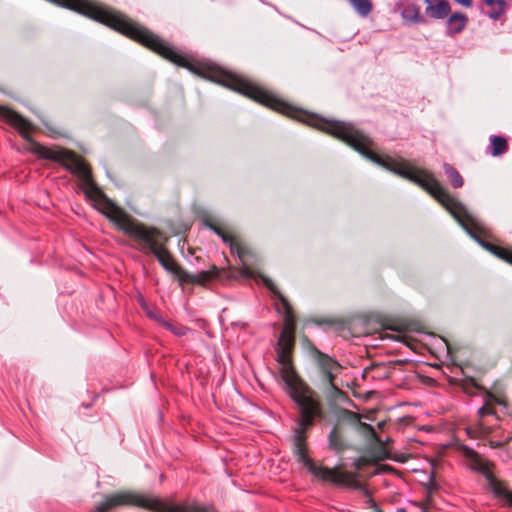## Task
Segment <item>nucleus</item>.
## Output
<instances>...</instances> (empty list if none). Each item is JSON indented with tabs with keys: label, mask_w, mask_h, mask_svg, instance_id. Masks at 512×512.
<instances>
[{
	"label": "nucleus",
	"mask_w": 512,
	"mask_h": 512,
	"mask_svg": "<svg viewBox=\"0 0 512 512\" xmlns=\"http://www.w3.org/2000/svg\"><path fill=\"white\" fill-rule=\"evenodd\" d=\"M275 350L284 390L296 404L299 414L297 427L293 434V455L295 459L306 467L313 476L336 485H343L345 483L343 475L334 469L322 465L317 466L308 455L307 431L316 422L325 419V411L319 395L297 374L289 354L290 349L276 347Z\"/></svg>",
	"instance_id": "nucleus-1"
},
{
	"label": "nucleus",
	"mask_w": 512,
	"mask_h": 512,
	"mask_svg": "<svg viewBox=\"0 0 512 512\" xmlns=\"http://www.w3.org/2000/svg\"><path fill=\"white\" fill-rule=\"evenodd\" d=\"M332 137L343 141L365 158L385 170L407 179L426 190L448 211V192L439 181L426 169L413 165L410 161L388 155L380 156L371 151L372 140L362 130H323Z\"/></svg>",
	"instance_id": "nucleus-2"
},
{
	"label": "nucleus",
	"mask_w": 512,
	"mask_h": 512,
	"mask_svg": "<svg viewBox=\"0 0 512 512\" xmlns=\"http://www.w3.org/2000/svg\"><path fill=\"white\" fill-rule=\"evenodd\" d=\"M21 137L26 140V150L39 158L51 160L64 166L73 175L77 176L82 183L87 198L98 202V210L112 223L116 224L127 212L113 203L96 185L92 179L90 169L86 163L75 153L66 149L54 146L47 147L35 141L31 132L33 130H17Z\"/></svg>",
	"instance_id": "nucleus-3"
},
{
	"label": "nucleus",
	"mask_w": 512,
	"mask_h": 512,
	"mask_svg": "<svg viewBox=\"0 0 512 512\" xmlns=\"http://www.w3.org/2000/svg\"><path fill=\"white\" fill-rule=\"evenodd\" d=\"M450 216L482 248L512 265V251L487 242L492 237L491 229L478 215L450 194Z\"/></svg>",
	"instance_id": "nucleus-4"
},
{
	"label": "nucleus",
	"mask_w": 512,
	"mask_h": 512,
	"mask_svg": "<svg viewBox=\"0 0 512 512\" xmlns=\"http://www.w3.org/2000/svg\"><path fill=\"white\" fill-rule=\"evenodd\" d=\"M124 234L138 242L139 250L144 254H152L167 272L173 274L178 265L172 263V257L167 248L160 244L156 237L160 231L148 229L128 213L115 224Z\"/></svg>",
	"instance_id": "nucleus-5"
},
{
	"label": "nucleus",
	"mask_w": 512,
	"mask_h": 512,
	"mask_svg": "<svg viewBox=\"0 0 512 512\" xmlns=\"http://www.w3.org/2000/svg\"><path fill=\"white\" fill-rule=\"evenodd\" d=\"M162 499L149 494L136 492H120L106 497L93 512H106L117 506H136L154 512H160Z\"/></svg>",
	"instance_id": "nucleus-6"
},
{
	"label": "nucleus",
	"mask_w": 512,
	"mask_h": 512,
	"mask_svg": "<svg viewBox=\"0 0 512 512\" xmlns=\"http://www.w3.org/2000/svg\"><path fill=\"white\" fill-rule=\"evenodd\" d=\"M467 456L472 457L471 467L482 474L487 480L488 487L491 489L495 497L502 500L506 505L512 507V491L505 488L489 471L486 463L481 462L476 454L470 450L465 449Z\"/></svg>",
	"instance_id": "nucleus-7"
},
{
	"label": "nucleus",
	"mask_w": 512,
	"mask_h": 512,
	"mask_svg": "<svg viewBox=\"0 0 512 512\" xmlns=\"http://www.w3.org/2000/svg\"><path fill=\"white\" fill-rule=\"evenodd\" d=\"M262 281L267 289L273 294L275 300H277L276 309L279 313L283 314L284 327L283 331L295 333L296 330V318L293 313L292 306L289 300L280 292L274 282L267 276L262 277Z\"/></svg>",
	"instance_id": "nucleus-8"
},
{
	"label": "nucleus",
	"mask_w": 512,
	"mask_h": 512,
	"mask_svg": "<svg viewBox=\"0 0 512 512\" xmlns=\"http://www.w3.org/2000/svg\"><path fill=\"white\" fill-rule=\"evenodd\" d=\"M315 355L322 382L329 386L332 390L343 395L344 393L335 384V379L340 373L342 366L336 359L321 352L320 350L316 349Z\"/></svg>",
	"instance_id": "nucleus-9"
},
{
	"label": "nucleus",
	"mask_w": 512,
	"mask_h": 512,
	"mask_svg": "<svg viewBox=\"0 0 512 512\" xmlns=\"http://www.w3.org/2000/svg\"><path fill=\"white\" fill-rule=\"evenodd\" d=\"M395 11L399 12L403 20L408 24L425 23V17L420 12V7L409 0H400L395 4Z\"/></svg>",
	"instance_id": "nucleus-10"
},
{
	"label": "nucleus",
	"mask_w": 512,
	"mask_h": 512,
	"mask_svg": "<svg viewBox=\"0 0 512 512\" xmlns=\"http://www.w3.org/2000/svg\"><path fill=\"white\" fill-rule=\"evenodd\" d=\"M458 371H462V368L456 364L453 356V347L450 343V373L457 375ZM450 386L460 384L461 388L465 393L472 394L475 389H478V384L471 377H465L464 379H458L456 376H450Z\"/></svg>",
	"instance_id": "nucleus-11"
},
{
	"label": "nucleus",
	"mask_w": 512,
	"mask_h": 512,
	"mask_svg": "<svg viewBox=\"0 0 512 512\" xmlns=\"http://www.w3.org/2000/svg\"><path fill=\"white\" fill-rule=\"evenodd\" d=\"M160 512H218L214 504L193 503L182 506L173 502L162 500Z\"/></svg>",
	"instance_id": "nucleus-12"
},
{
	"label": "nucleus",
	"mask_w": 512,
	"mask_h": 512,
	"mask_svg": "<svg viewBox=\"0 0 512 512\" xmlns=\"http://www.w3.org/2000/svg\"><path fill=\"white\" fill-rule=\"evenodd\" d=\"M348 447L344 429L339 425H334L328 434V448L336 453H342Z\"/></svg>",
	"instance_id": "nucleus-13"
},
{
	"label": "nucleus",
	"mask_w": 512,
	"mask_h": 512,
	"mask_svg": "<svg viewBox=\"0 0 512 512\" xmlns=\"http://www.w3.org/2000/svg\"><path fill=\"white\" fill-rule=\"evenodd\" d=\"M458 434H460V431H457V434H456V433H455L454 431H452V429L450 428V448H455V449H457V450H458V451L463 455V457H465V459L467 460V462H468V467H469L471 470H473V471L477 472L475 469H473V468L471 467L472 457L467 456V455H466V453H465V452H466V451H465V449H470V450H472V451L476 454L477 458H478L481 462L486 463V464H487V466H488V468H489V471H490V472H492V471H491V467L493 466V464H492L490 461H488V460H485V459L481 458V456H480V455H479V454H478L474 449H472V448H470V447H468V446H466V445L462 444V443H461V440H460V436H459Z\"/></svg>",
	"instance_id": "nucleus-14"
},
{
	"label": "nucleus",
	"mask_w": 512,
	"mask_h": 512,
	"mask_svg": "<svg viewBox=\"0 0 512 512\" xmlns=\"http://www.w3.org/2000/svg\"><path fill=\"white\" fill-rule=\"evenodd\" d=\"M334 416L336 419V423L334 425H339L343 429L344 425H348L353 428H358L361 425L359 415L348 409L339 408L334 411Z\"/></svg>",
	"instance_id": "nucleus-15"
},
{
	"label": "nucleus",
	"mask_w": 512,
	"mask_h": 512,
	"mask_svg": "<svg viewBox=\"0 0 512 512\" xmlns=\"http://www.w3.org/2000/svg\"><path fill=\"white\" fill-rule=\"evenodd\" d=\"M0 119L14 126V128H34L27 119L4 106H0Z\"/></svg>",
	"instance_id": "nucleus-16"
},
{
	"label": "nucleus",
	"mask_w": 512,
	"mask_h": 512,
	"mask_svg": "<svg viewBox=\"0 0 512 512\" xmlns=\"http://www.w3.org/2000/svg\"><path fill=\"white\" fill-rule=\"evenodd\" d=\"M425 13L435 19H442L448 15V2L446 0H424Z\"/></svg>",
	"instance_id": "nucleus-17"
},
{
	"label": "nucleus",
	"mask_w": 512,
	"mask_h": 512,
	"mask_svg": "<svg viewBox=\"0 0 512 512\" xmlns=\"http://www.w3.org/2000/svg\"><path fill=\"white\" fill-rule=\"evenodd\" d=\"M508 151V140L502 135H491L486 152L493 157H499Z\"/></svg>",
	"instance_id": "nucleus-18"
},
{
	"label": "nucleus",
	"mask_w": 512,
	"mask_h": 512,
	"mask_svg": "<svg viewBox=\"0 0 512 512\" xmlns=\"http://www.w3.org/2000/svg\"><path fill=\"white\" fill-rule=\"evenodd\" d=\"M208 227L214 231L218 236L221 237L222 241L227 244L231 250V253H236L240 259H242V255L244 253V250L239 247V245L233 240V238L227 234L224 233V231L213 225V224H207Z\"/></svg>",
	"instance_id": "nucleus-19"
},
{
	"label": "nucleus",
	"mask_w": 512,
	"mask_h": 512,
	"mask_svg": "<svg viewBox=\"0 0 512 512\" xmlns=\"http://www.w3.org/2000/svg\"><path fill=\"white\" fill-rule=\"evenodd\" d=\"M194 276L196 284L205 285L212 279L218 278L220 276V271L217 266L213 265L210 269L202 270L197 274H194Z\"/></svg>",
	"instance_id": "nucleus-20"
},
{
	"label": "nucleus",
	"mask_w": 512,
	"mask_h": 512,
	"mask_svg": "<svg viewBox=\"0 0 512 512\" xmlns=\"http://www.w3.org/2000/svg\"><path fill=\"white\" fill-rule=\"evenodd\" d=\"M468 21L467 16L464 13H453L450 14V33L461 32Z\"/></svg>",
	"instance_id": "nucleus-21"
},
{
	"label": "nucleus",
	"mask_w": 512,
	"mask_h": 512,
	"mask_svg": "<svg viewBox=\"0 0 512 512\" xmlns=\"http://www.w3.org/2000/svg\"><path fill=\"white\" fill-rule=\"evenodd\" d=\"M484 3L491 8V11L488 13V16L497 20L504 13L505 1L504 0H483Z\"/></svg>",
	"instance_id": "nucleus-22"
},
{
	"label": "nucleus",
	"mask_w": 512,
	"mask_h": 512,
	"mask_svg": "<svg viewBox=\"0 0 512 512\" xmlns=\"http://www.w3.org/2000/svg\"><path fill=\"white\" fill-rule=\"evenodd\" d=\"M350 4L354 8V10L361 16H368L372 9L373 5L370 0H349Z\"/></svg>",
	"instance_id": "nucleus-23"
},
{
	"label": "nucleus",
	"mask_w": 512,
	"mask_h": 512,
	"mask_svg": "<svg viewBox=\"0 0 512 512\" xmlns=\"http://www.w3.org/2000/svg\"><path fill=\"white\" fill-rule=\"evenodd\" d=\"M438 498H441L438 484L431 480L430 485L427 488V500L430 505L436 507L438 505Z\"/></svg>",
	"instance_id": "nucleus-24"
},
{
	"label": "nucleus",
	"mask_w": 512,
	"mask_h": 512,
	"mask_svg": "<svg viewBox=\"0 0 512 512\" xmlns=\"http://www.w3.org/2000/svg\"><path fill=\"white\" fill-rule=\"evenodd\" d=\"M294 345V333L287 331H281L277 340V347H283L284 349H291Z\"/></svg>",
	"instance_id": "nucleus-25"
},
{
	"label": "nucleus",
	"mask_w": 512,
	"mask_h": 512,
	"mask_svg": "<svg viewBox=\"0 0 512 512\" xmlns=\"http://www.w3.org/2000/svg\"><path fill=\"white\" fill-rule=\"evenodd\" d=\"M173 275H175L177 277L180 285H183L185 283H195L194 274L189 273L188 271L183 269L181 266H177Z\"/></svg>",
	"instance_id": "nucleus-26"
},
{
	"label": "nucleus",
	"mask_w": 512,
	"mask_h": 512,
	"mask_svg": "<svg viewBox=\"0 0 512 512\" xmlns=\"http://www.w3.org/2000/svg\"><path fill=\"white\" fill-rule=\"evenodd\" d=\"M450 184L454 188H460L464 184V180L459 172L452 166H450Z\"/></svg>",
	"instance_id": "nucleus-27"
},
{
	"label": "nucleus",
	"mask_w": 512,
	"mask_h": 512,
	"mask_svg": "<svg viewBox=\"0 0 512 512\" xmlns=\"http://www.w3.org/2000/svg\"><path fill=\"white\" fill-rule=\"evenodd\" d=\"M166 329L176 336H185L190 331V328H188L187 326H175L171 322L166 324Z\"/></svg>",
	"instance_id": "nucleus-28"
},
{
	"label": "nucleus",
	"mask_w": 512,
	"mask_h": 512,
	"mask_svg": "<svg viewBox=\"0 0 512 512\" xmlns=\"http://www.w3.org/2000/svg\"><path fill=\"white\" fill-rule=\"evenodd\" d=\"M147 315L150 319H153L154 321H156L158 324H160L161 326H163L164 328H166V324L169 323V321H167L162 315H160L159 313L157 312H154V311H148L147 312Z\"/></svg>",
	"instance_id": "nucleus-29"
},
{
	"label": "nucleus",
	"mask_w": 512,
	"mask_h": 512,
	"mask_svg": "<svg viewBox=\"0 0 512 512\" xmlns=\"http://www.w3.org/2000/svg\"><path fill=\"white\" fill-rule=\"evenodd\" d=\"M478 413L481 417H483L485 415L493 414L494 412L491 408L484 405L478 409Z\"/></svg>",
	"instance_id": "nucleus-30"
},
{
	"label": "nucleus",
	"mask_w": 512,
	"mask_h": 512,
	"mask_svg": "<svg viewBox=\"0 0 512 512\" xmlns=\"http://www.w3.org/2000/svg\"><path fill=\"white\" fill-rule=\"evenodd\" d=\"M454 1L464 7H470L472 5L473 0H454Z\"/></svg>",
	"instance_id": "nucleus-31"
},
{
	"label": "nucleus",
	"mask_w": 512,
	"mask_h": 512,
	"mask_svg": "<svg viewBox=\"0 0 512 512\" xmlns=\"http://www.w3.org/2000/svg\"><path fill=\"white\" fill-rule=\"evenodd\" d=\"M464 432H465V434H466L469 438H474V437H475V436H474V431H473L471 428H469V427H465V428H464Z\"/></svg>",
	"instance_id": "nucleus-32"
},
{
	"label": "nucleus",
	"mask_w": 512,
	"mask_h": 512,
	"mask_svg": "<svg viewBox=\"0 0 512 512\" xmlns=\"http://www.w3.org/2000/svg\"><path fill=\"white\" fill-rule=\"evenodd\" d=\"M47 135L50 136V137L55 138L58 135H60V132H59V130L52 129V130H48Z\"/></svg>",
	"instance_id": "nucleus-33"
},
{
	"label": "nucleus",
	"mask_w": 512,
	"mask_h": 512,
	"mask_svg": "<svg viewBox=\"0 0 512 512\" xmlns=\"http://www.w3.org/2000/svg\"><path fill=\"white\" fill-rule=\"evenodd\" d=\"M420 512H426L425 508L422 505H419Z\"/></svg>",
	"instance_id": "nucleus-34"
},
{
	"label": "nucleus",
	"mask_w": 512,
	"mask_h": 512,
	"mask_svg": "<svg viewBox=\"0 0 512 512\" xmlns=\"http://www.w3.org/2000/svg\"><path fill=\"white\" fill-rule=\"evenodd\" d=\"M443 341L445 342L446 346L448 347V340H446L445 338H443Z\"/></svg>",
	"instance_id": "nucleus-35"
},
{
	"label": "nucleus",
	"mask_w": 512,
	"mask_h": 512,
	"mask_svg": "<svg viewBox=\"0 0 512 512\" xmlns=\"http://www.w3.org/2000/svg\"><path fill=\"white\" fill-rule=\"evenodd\" d=\"M443 447H444V448H448V443L443 444Z\"/></svg>",
	"instance_id": "nucleus-36"
},
{
	"label": "nucleus",
	"mask_w": 512,
	"mask_h": 512,
	"mask_svg": "<svg viewBox=\"0 0 512 512\" xmlns=\"http://www.w3.org/2000/svg\"><path fill=\"white\" fill-rule=\"evenodd\" d=\"M399 511H400V512H405V510H403V509H401V510H399Z\"/></svg>",
	"instance_id": "nucleus-37"
},
{
	"label": "nucleus",
	"mask_w": 512,
	"mask_h": 512,
	"mask_svg": "<svg viewBox=\"0 0 512 512\" xmlns=\"http://www.w3.org/2000/svg\"><path fill=\"white\" fill-rule=\"evenodd\" d=\"M378 512H384V511H382V510H378Z\"/></svg>",
	"instance_id": "nucleus-38"
}]
</instances>
